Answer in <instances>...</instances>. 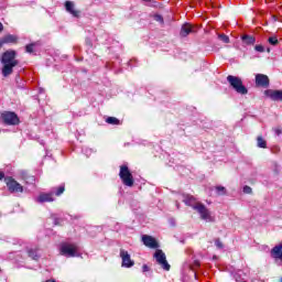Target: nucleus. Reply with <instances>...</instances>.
<instances>
[{"instance_id":"18","label":"nucleus","mask_w":282,"mask_h":282,"mask_svg":"<svg viewBox=\"0 0 282 282\" xmlns=\"http://www.w3.org/2000/svg\"><path fill=\"white\" fill-rule=\"evenodd\" d=\"M4 41V45H8L10 43H17L19 41V37L17 35L7 34L2 37Z\"/></svg>"},{"instance_id":"36","label":"nucleus","mask_w":282,"mask_h":282,"mask_svg":"<svg viewBox=\"0 0 282 282\" xmlns=\"http://www.w3.org/2000/svg\"><path fill=\"white\" fill-rule=\"evenodd\" d=\"M143 1H151V0H143Z\"/></svg>"},{"instance_id":"3","label":"nucleus","mask_w":282,"mask_h":282,"mask_svg":"<svg viewBox=\"0 0 282 282\" xmlns=\"http://www.w3.org/2000/svg\"><path fill=\"white\" fill-rule=\"evenodd\" d=\"M65 193V185H61L58 187H54L51 193H42L36 198L39 204H45V202H54V195L61 197Z\"/></svg>"},{"instance_id":"10","label":"nucleus","mask_w":282,"mask_h":282,"mask_svg":"<svg viewBox=\"0 0 282 282\" xmlns=\"http://www.w3.org/2000/svg\"><path fill=\"white\" fill-rule=\"evenodd\" d=\"M120 257L122 260V268H133V265L135 264V262L131 260V254H129V251L120 249Z\"/></svg>"},{"instance_id":"11","label":"nucleus","mask_w":282,"mask_h":282,"mask_svg":"<svg viewBox=\"0 0 282 282\" xmlns=\"http://www.w3.org/2000/svg\"><path fill=\"white\" fill-rule=\"evenodd\" d=\"M65 10L68 14H72L75 19H79L80 10L76 9V4L73 1L65 2Z\"/></svg>"},{"instance_id":"21","label":"nucleus","mask_w":282,"mask_h":282,"mask_svg":"<svg viewBox=\"0 0 282 282\" xmlns=\"http://www.w3.org/2000/svg\"><path fill=\"white\" fill-rule=\"evenodd\" d=\"M216 194L219 196L226 195V193H228V191L226 189V187L218 185L215 187Z\"/></svg>"},{"instance_id":"2","label":"nucleus","mask_w":282,"mask_h":282,"mask_svg":"<svg viewBox=\"0 0 282 282\" xmlns=\"http://www.w3.org/2000/svg\"><path fill=\"white\" fill-rule=\"evenodd\" d=\"M183 202L186 206H191L194 210H197L200 215V219H204V221H215V218L210 216V210L206 208V205L196 203L195 197L191 195H183Z\"/></svg>"},{"instance_id":"1","label":"nucleus","mask_w":282,"mask_h":282,"mask_svg":"<svg viewBox=\"0 0 282 282\" xmlns=\"http://www.w3.org/2000/svg\"><path fill=\"white\" fill-rule=\"evenodd\" d=\"M2 69V76L4 78H8V76L12 75L14 72V67L19 65V59H17V51L9 50L2 53L1 58H0Z\"/></svg>"},{"instance_id":"25","label":"nucleus","mask_w":282,"mask_h":282,"mask_svg":"<svg viewBox=\"0 0 282 282\" xmlns=\"http://www.w3.org/2000/svg\"><path fill=\"white\" fill-rule=\"evenodd\" d=\"M242 191L246 195H252V187L248 185H246Z\"/></svg>"},{"instance_id":"37","label":"nucleus","mask_w":282,"mask_h":282,"mask_svg":"<svg viewBox=\"0 0 282 282\" xmlns=\"http://www.w3.org/2000/svg\"><path fill=\"white\" fill-rule=\"evenodd\" d=\"M280 282H282V278L280 279Z\"/></svg>"},{"instance_id":"19","label":"nucleus","mask_w":282,"mask_h":282,"mask_svg":"<svg viewBox=\"0 0 282 282\" xmlns=\"http://www.w3.org/2000/svg\"><path fill=\"white\" fill-rule=\"evenodd\" d=\"M28 254L31 259H33V261H39V259H41V254H39L37 249H29Z\"/></svg>"},{"instance_id":"20","label":"nucleus","mask_w":282,"mask_h":282,"mask_svg":"<svg viewBox=\"0 0 282 282\" xmlns=\"http://www.w3.org/2000/svg\"><path fill=\"white\" fill-rule=\"evenodd\" d=\"M257 147L259 149H268V142L265 141V139H263V137H257Z\"/></svg>"},{"instance_id":"24","label":"nucleus","mask_w":282,"mask_h":282,"mask_svg":"<svg viewBox=\"0 0 282 282\" xmlns=\"http://www.w3.org/2000/svg\"><path fill=\"white\" fill-rule=\"evenodd\" d=\"M269 43L270 45H279V39H276V36H271L269 37Z\"/></svg>"},{"instance_id":"28","label":"nucleus","mask_w":282,"mask_h":282,"mask_svg":"<svg viewBox=\"0 0 282 282\" xmlns=\"http://www.w3.org/2000/svg\"><path fill=\"white\" fill-rule=\"evenodd\" d=\"M154 20H156L159 23L164 24V18L160 14L154 15Z\"/></svg>"},{"instance_id":"32","label":"nucleus","mask_w":282,"mask_h":282,"mask_svg":"<svg viewBox=\"0 0 282 282\" xmlns=\"http://www.w3.org/2000/svg\"><path fill=\"white\" fill-rule=\"evenodd\" d=\"M6 178V174L3 172H0V181Z\"/></svg>"},{"instance_id":"5","label":"nucleus","mask_w":282,"mask_h":282,"mask_svg":"<svg viewBox=\"0 0 282 282\" xmlns=\"http://www.w3.org/2000/svg\"><path fill=\"white\" fill-rule=\"evenodd\" d=\"M119 177L124 186H133L134 180L133 174H131V171L129 170V166L121 165L119 171Z\"/></svg>"},{"instance_id":"33","label":"nucleus","mask_w":282,"mask_h":282,"mask_svg":"<svg viewBox=\"0 0 282 282\" xmlns=\"http://www.w3.org/2000/svg\"><path fill=\"white\" fill-rule=\"evenodd\" d=\"M143 272H149V265L147 264L143 265Z\"/></svg>"},{"instance_id":"16","label":"nucleus","mask_w":282,"mask_h":282,"mask_svg":"<svg viewBox=\"0 0 282 282\" xmlns=\"http://www.w3.org/2000/svg\"><path fill=\"white\" fill-rule=\"evenodd\" d=\"M271 257H273V259H279L280 261H282V243L271 249Z\"/></svg>"},{"instance_id":"12","label":"nucleus","mask_w":282,"mask_h":282,"mask_svg":"<svg viewBox=\"0 0 282 282\" xmlns=\"http://www.w3.org/2000/svg\"><path fill=\"white\" fill-rule=\"evenodd\" d=\"M264 96L275 102H282V90L268 89L264 91Z\"/></svg>"},{"instance_id":"22","label":"nucleus","mask_w":282,"mask_h":282,"mask_svg":"<svg viewBox=\"0 0 282 282\" xmlns=\"http://www.w3.org/2000/svg\"><path fill=\"white\" fill-rule=\"evenodd\" d=\"M106 122L108 124H120V120L118 118H116V117H108L106 119Z\"/></svg>"},{"instance_id":"29","label":"nucleus","mask_w":282,"mask_h":282,"mask_svg":"<svg viewBox=\"0 0 282 282\" xmlns=\"http://www.w3.org/2000/svg\"><path fill=\"white\" fill-rule=\"evenodd\" d=\"M254 50H256V52H260V53L265 52V48L263 47V45H256Z\"/></svg>"},{"instance_id":"13","label":"nucleus","mask_w":282,"mask_h":282,"mask_svg":"<svg viewBox=\"0 0 282 282\" xmlns=\"http://www.w3.org/2000/svg\"><path fill=\"white\" fill-rule=\"evenodd\" d=\"M195 32H197L196 26H193L191 23H185L182 25L180 35L186 37L188 34H195Z\"/></svg>"},{"instance_id":"4","label":"nucleus","mask_w":282,"mask_h":282,"mask_svg":"<svg viewBox=\"0 0 282 282\" xmlns=\"http://www.w3.org/2000/svg\"><path fill=\"white\" fill-rule=\"evenodd\" d=\"M227 82L237 94H240V96H246L248 94V88L243 85L240 77L228 75Z\"/></svg>"},{"instance_id":"26","label":"nucleus","mask_w":282,"mask_h":282,"mask_svg":"<svg viewBox=\"0 0 282 282\" xmlns=\"http://www.w3.org/2000/svg\"><path fill=\"white\" fill-rule=\"evenodd\" d=\"M215 246H216V248H218V250H223L224 242H221V240H219V239H216L215 240Z\"/></svg>"},{"instance_id":"14","label":"nucleus","mask_w":282,"mask_h":282,"mask_svg":"<svg viewBox=\"0 0 282 282\" xmlns=\"http://www.w3.org/2000/svg\"><path fill=\"white\" fill-rule=\"evenodd\" d=\"M256 85H258V87H269L270 78H268L267 75L258 74L256 75Z\"/></svg>"},{"instance_id":"31","label":"nucleus","mask_w":282,"mask_h":282,"mask_svg":"<svg viewBox=\"0 0 282 282\" xmlns=\"http://www.w3.org/2000/svg\"><path fill=\"white\" fill-rule=\"evenodd\" d=\"M4 45H6V42H4L3 37H2V39H0V47H2Z\"/></svg>"},{"instance_id":"23","label":"nucleus","mask_w":282,"mask_h":282,"mask_svg":"<svg viewBox=\"0 0 282 282\" xmlns=\"http://www.w3.org/2000/svg\"><path fill=\"white\" fill-rule=\"evenodd\" d=\"M218 39L219 41H221L223 43H230V37L224 33L218 34Z\"/></svg>"},{"instance_id":"17","label":"nucleus","mask_w":282,"mask_h":282,"mask_svg":"<svg viewBox=\"0 0 282 282\" xmlns=\"http://www.w3.org/2000/svg\"><path fill=\"white\" fill-rule=\"evenodd\" d=\"M241 41L245 45H254L257 43V39L252 35H242Z\"/></svg>"},{"instance_id":"35","label":"nucleus","mask_w":282,"mask_h":282,"mask_svg":"<svg viewBox=\"0 0 282 282\" xmlns=\"http://www.w3.org/2000/svg\"><path fill=\"white\" fill-rule=\"evenodd\" d=\"M275 133H276L278 135H281V130H280V129L275 130Z\"/></svg>"},{"instance_id":"6","label":"nucleus","mask_w":282,"mask_h":282,"mask_svg":"<svg viewBox=\"0 0 282 282\" xmlns=\"http://www.w3.org/2000/svg\"><path fill=\"white\" fill-rule=\"evenodd\" d=\"M59 252L63 257H78V246L75 243L64 242L61 245Z\"/></svg>"},{"instance_id":"30","label":"nucleus","mask_w":282,"mask_h":282,"mask_svg":"<svg viewBox=\"0 0 282 282\" xmlns=\"http://www.w3.org/2000/svg\"><path fill=\"white\" fill-rule=\"evenodd\" d=\"M200 262L199 260H194L193 268H199Z\"/></svg>"},{"instance_id":"15","label":"nucleus","mask_w":282,"mask_h":282,"mask_svg":"<svg viewBox=\"0 0 282 282\" xmlns=\"http://www.w3.org/2000/svg\"><path fill=\"white\" fill-rule=\"evenodd\" d=\"M142 241L147 246V248H152V249L159 248L158 241L155 240V238L151 236L143 235Z\"/></svg>"},{"instance_id":"8","label":"nucleus","mask_w":282,"mask_h":282,"mask_svg":"<svg viewBox=\"0 0 282 282\" xmlns=\"http://www.w3.org/2000/svg\"><path fill=\"white\" fill-rule=\"evenodd\" d=\"M154 259L156 260V263H159V265H161V268H163L166 272L171 270V264H169V261H166V254L164 251L158 249L154 253Z\"/></svg>"},{"instance_id":"7","label":"nucleus","mask_w":282,"mask_h":282,"mask_svg":"<svg viewBox=\"0 0 282 282\" xmlns=\"http://www.w3.org/2000/svg\"><path fill=\"white\" fill-rule=\"evenodd\" d=\"M1 120L8 127H17L21 121L19 120V116L12 111H4L1 113Z\"/></svg>"},{"instance_id":"9","label":"nucleus","mask_w":282,"mask_h":282,"mask_svg":"<svg viewBox=\"0 0 282 282\" xmlns=\"http://www.w3.org/2000/svg\"><path fill=\"white\" fill-rule=\"evenodd\" d=\"M4 182L7 183L10 193H23V186L14 181V178L6 177Z\"/></svg>"},{"instance_id":"27","label":"nucleus","mask_w":282,"mask_h":282,"mask_svg":"<svg viewBox=\"0 0 282 282\" xmlns=\"http://www.w3.org/2000/svg\"><path fill=\"white\" fill-rule=\"evenodd\" d=\"M25 51L28 52V54H32V52H34V44L26 45Z\"/></svg>"},{"instance_id":"34","label":"nucleus","mask_w":282,"mask_h":282,"mask_svg":"<svg viewBox=\"0 0 282 282\" xmlns=\"http://www.w3.org/2000/svg\"><path fill=\"white\" fill-rule=\"evenodd\" d=\"M3 31V23L0 22V32Z\"/></svg>"}]
</instances>
